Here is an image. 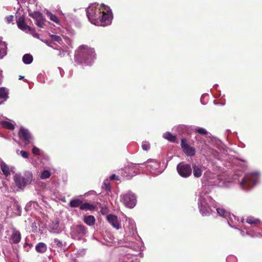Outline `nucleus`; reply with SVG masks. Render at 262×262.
I'll return each mask as SVG.
<instances>
[{"mask_svg":"<svg viewBox=\"0 0 262 262\" xmlns=\"http://www.w3.org/2000/svg\"><path fill=\"white\" fill-rule=\"evenodd\" d=\"M86 16L92 24L103 27L110 25L113 19L111 9L103 4H92L86 10Z\"/></svg>","mask_w":262,"mask_h":262,"instance_id":"obj_1","label":"nucleus"},{"mask_svg":"<svg viewBox=\"0 0 262 262\" xmlns=\"http://www.w3.org/2000/svg\"><path fill=\"white\" fill-rule=\"evenodd\" d=\"M198 206L200 212L202 215L208 216L213 211L212 208L215 209L217 213L221 216L226 218L229 212L223 208H217L215 201L209 196L204 194H200L198 201Z\"/></svg>","mask_w":262,"mask_h":262,"instance_id":"obj_2","label":"nucleus"},{"mask_svg":"<svg viewBox=\"0 0 262 262\" xmlns=\"http://www.w3.org/2000/svg\"><path fill=\"white\" fill-rule=\"evenodd\" d=\"M94 49L85 45H81L76 50L75 61L77 63L91 65L95 58Z\"/></svg>","mask_w":262,"mask_h":262,"instance_id":"obj_3","label":"nucleus"},{"mask_svg":"<svg viewBox=\"0 0 262 262\" xmlns=\"http://www.w3.org/2000/svg\"><path fill=\"white\" fill-rule=\"evenodd\" d=\"M140 165L142 168L145 167L146 170L150 172L153 176H157L163 172V169L160 167V163L156 160L149 159L143 164H135L132 167V170L135 172L139 169Z\"/></svg>","mask_w":262,"mask_h":262,"instance_id":"obj_4","label":"nucleus"},{"mask_svg":"<svg viewBox=\"0 0 262 262\" xmlns=\"http://www.w3.org/2000/svg\"><path fill=\"white\" fill-rule=\"evenodd\" d=\"M120 200L125 206L129 208H133L137 203V196L131 191L121 194Z\"/></svg>","mask_w":262,"mask_h":262,"instance_id":"obj_5","label":"nucleus"},{"mask_svg":"<svg viewBox=\"0 0 262 262\" xmlns=\"http://www.w3.org/2000/svg\"><path fill=\"white\" fill-rule=\"evenodd\" d=\"M258 181L257 173L247 174L243 179L241 183V187L245 190H248L255 185Z\"/></svg>","mask_w":262,"mask_h":262,"instance_id":"obj_6","label":"nucleus"},{"mask_svg":"<svg viewBox=\"0 0 262 262\" xmlns=\"http://www.w3.org/2000/svg\"><path fill=\"white\" fill-rule=\"evenodd\" d=\"M14 180L16 186L19 188H22L32 182V176L30 173L26 174L24 176L15 174L14 176Z\"/></svg>","mask_w":262,"mask_h":262,"instance_id":"obj_7","label":"nucleus"},{"mask_svg":"<svg viewBox=\"0 0 262 262\" xmlns=\"http://www.w3.org/2000/svg\"><path fill=\"white\" fill-rule=\"evenodd\" d=\"M177 169L179 174L184 178H187L189 177L192 173L191 166L184 162L179 163L177 165Z\"/></svg>","mask_w":262,"mask_h":262,"instance_id":"obj_8","label":"nucleus"},{"mask_svg":"<svg viewBox=\"0 0 262 262\" xmlns=\"http://www.w3.org/2000/svg\"><path fill=\"white\" fill-rule=\"evenodd\" d=\"M87 231L85 228L81 225H77L72 228L71 236L73 238L80 239L82 237L85 235Z\"/></svg>","mask_w":262,"mask_h":262,"instance_id":"obj_9","label":"nucleus"},{"mask_svg":"<svg viewBox=\"0 0 262 262\" xmlns=\"http://www.w3.org/2000/svg\"><path fill=\"white\" fill-rule=\"evenodd\" d=\"M229 225L233 228L237 229L241 227V224L243 222V220L239 221V219L233 214L229 213L226 217Z\"/></svg>","mask_w":262,"mask_h":262,"instance_id":"obj_10","label":"nucleus"},{"mask_svg":"<svg viewBox=\"0 0 262 262\" xmlns=\"http://www.w3.org/2000/svg\"><path fill=\"white\" fill-rule=\"evenodd\" d=\"M20 139L23 141L25 144L31 143L32 137L29 130L24 127L20 128L19 134Z\"/></svg>","mask_w":262,"mask_h":262,"instance_id":"obj_11","label":"nucleus"},{"mask_svg":"<svg viewBox=\"0 0 262 262\" xmlns=\"http://www.w3.org/2000/svg\"><path fill=\"white\" fill-rule=\"evenodd\" d=\"M108 223L115 229L119 230L121 228V222L118 217L113 214H109L106 217Z\"/></svg>","mask_w":262,"mask_h":262,"instance_id":"obj_12","label":"nucleus"},{"mask_svg":"<svg viewBox=\"0 0 262 262\" xmlns=\"http://www.w3.org/2000/svg\"><path fill=\"white\" fill-rule=\"evenodd\" d=\"M0 167L3 174L6 177H8L11 173H14V168L12 166H9L2 160L0 162Z\"/></svg>","mask_w":262,"mask_h":262,"instance_id":"obj_13","label":"nucleus"},{"mask_svg":"<svg viewBox=\"0 0 262 262\" xmlns=\"http://www.w3.org/2000/svg\"><path fill=\"white\" fill-rule=\"evenodd\" d=\"M16 23L18 27L21 30L26 32H31L33 31V29L25 23L24 17H19L17 19Z\"/></svg>","mask_w":262,"mask_h":262,"instance_id":"obj_14","label":"nucleus"},{"mask_svg":"<svg viewBox=\"0 0 262 262\" xmlns=\"http://www.w3.org/2000/svg\"><path fill=\"white\" fill-rule=\"evenodd\" d=\"M7 43L3 40V38L0 37V59H3L7 54Z\"/></svg>","mask_w":262,"mask_h":262,"instance_id":"obj_15","label":"nucleus"},{"mask_svg":"<svg viewBox=\"0 0 262 262\" xmlns=\"http://www.w3.org/2000/svg\"><path fill=\"white\" fill-rule=\"evenodd\" d=\"M126 223H128V226L126 231H128L129 234L134 235L136 233V224L134 221L130 218L126 220Z\"/></svg>","mask_w":262,"mask_h":262,"instance_id":"obj_16","label":"nucleus"},{"mask_svg":"<svg viewBox=\"0 0 262 262\" xmlns=\"http://www.w3.org/2000/svg\"><path fill=\"white\" fill-rule=\"evenodd\" d=\"M59 225V220L58 219L54 220L49 225L50 231L53 233H59L61 230L58 229Z\"/></svg>","mask_w":262,"mask_h":262,"instance_id":"obj_17","label":"nucleus"},{"mask_svg":"<svg viewBox=\"0 0 262 262\" xmlns=\"http://www.w3.org/2000/svg\"><path fill=\"white\" fill-rule=\"evenodd\" d=\"M21 239L20 233L19 231L13 230V232L10 239L11 243L17 244Z\"/></svg>","mask_w":262,"mask_h":262,"instance_id":"obj_18","label":"nucleus"},{"mask_svg":"<svg viewBox=\"0 0 262 262\" xmlns=\"http://www.w3.org/2000/svg\"><path fill=\"white\" fill-rule=\"evenodd\" d=\"M193 168V175L195 178H199L202 176L203 167L201 165H194Z\"/></svg>","mask_w":262,"mask_h":262,"instance_id":"obj_19","label":"nucleus"},{"mask_svg":"<svg viewBox=\"0 0 262 262\" xmlns=\"http://www.w3.org/2000/svg\"><path fill=\"white\" fill-rule=\"evenodd\" d=\"M0 125H1L3 127L12 130L14 128V124L12 123L4 120L2 117H0Z\"/></svg>","mask_w":262,"mask_h":262,"instance_id":"obj_20","label":"nucleus"},{"mask_svg":"<svg viewBox=\"0 0 262 262\" xmlns=\"http://www.w3.org/2000/svg\"><path fill=\"white\" fill-rule=\"evenodd\" d=\"M37 252L41 253H45L47 250V245L43 243H39L35 246Z\"/></svg>","mask_w":262,"mask_h":262,"instance_id":"obj_21","label":"nucleus"},{"mask_svg":"<svg viewBox=\"0 0 262 262\" xmlns=\"http://www.w3.org/2000/svg\"><path fill=\"white\" fill-rule=\"evenodd\" d=\"M83 221L88 225L92 226L95 224V219L93 215H88L84 217Z\"/></svg>","mask_w":262,"mask_h":262,"instance_id":"obj_22","label":"nucleus"},{"mask_svg":"<svg viewBox=\"0 0 262 262\" xmlns=\"http://www.w3.org/2000/svg\"><path fill=\"white\" fill-rule=\"evenodd\" d=\"M51 40V41L58 43L61 45L63 43L61 37L60 36L51 34L50 35Z\"/></svg>","mask_w":262,"mask_h":262,"instance_id":"obj_23","label":"nucleus"},{"mask_svg":"<svg viewBox=\"0 0 262 262\" xmlns=\"http://www.w3.org/2000/svg\"><path fill=\"white\" fill-rule=\"evenodd\" d=\"M23 61L26 64H30L33 61V56L29 54H26L23 57Z\"/></svg>","mask_w":262,"mask_h":262,"instance_id":"obj_24","label":"nucleus"},{"mask_svg":"<svg viewBox=\"0 0 262 262\" xmlns=\"http://www.w3.org/2000/svg\"><path fill=\"white\" fill-rule=\"evenodd\" d=\"M7 98L8 95L6 89L4 88H0V99H4V100H6ZM3 101H4L0 100V104H2Z\"/></svg>","mask_w":262,"mask_h":262,"instance_id":"obj_25","label":"nucleus"},{"mask_svg":"<svg viewBox=\"0 0 262 262\" xmlns=\"http://www.w3.org/2000/svg\"><path fill=\"white\" fill-rule=\"evenodd\" d=\"M81 203L82 201L80 199H76L72 200L69 203V205L71 207H77L80 206Z\"/></svg>","mask_w":262,"mask_h":262,"instance_id":"obj_26","label":"nucleus"},{"mask_svg":"<svg viewBox=\"0 0 262 262\" xmlns=\"http://www.w3.org/2000/svg\"><path fill=\"white\" fill-rule=\"evenodd\" d=\"M80 208L81 210H91L94 209V207L93 205L90 204V203H85L81 204Z\"/></svg>","mask_w":262,"mask_h":262,"instance_id":"obj_27","label":"nucleus"},{"mask_svg":"<svg viewBox=\"0 0 262 262\" xmlns=\"http://www.w3.org/2000/svg\"><path fill=\"white\" fill-rule=\"evenodd\" d=\"M47 16L53 21L56 23L57 24H59L60 21L58 18L54 14L50 12H47Z\"/></svg>","mask_w":262,"mask_h":262,"instance_id":"obj_28","label":"nucleus"},{"mask_svg":"<svg viewBox=\"0 0 262 262\" xmlns=\"http://www.w3.org/2000/svg\"><path fill=\"white\" fill-rule=\"evenodd\" d=\"M246 222L250 224H257L259 223L260 221L252 216H249L246 220Z\"/></svg>","mask_w":262,"mask_h":262,"instance_id":"obj_29","label":"nucleus"},{"mask_svg":"<svg viewBox=\"0 0 262 262\" xmlns=\"http://www.w3.org/2000/svg\"><path fill=\"white\" fill-rule=\"evenodd\" d=\"M184 152L189 156H193L195 154L194 149L190 146H188L183 149Z\"/></svg>","mask_w":262,"mask_h":262,"instance_id":"obj_30","label":"nucleus"},{"mask_svg":"<svg viewBox=\"0 0 262 262\" xmlns=\"http://www.w3.org/2000/svg\"><path fill=\"white\" fill-rule=\"evenodd\" d=\"M51 176L50 172L48 170H45L41 172L40 174V178L41 179H46L49 178Z\"/></svg>","mask_w":262,"mask_h":262,"instance_id":"obj_31","label":"nucleus"},{"mask_svg":"<svg viewBox=\"0 0 262 262\" xmlns=\"http://www.w3.org/2000/svg\"><path fill=\"white\" fill-rule=\"evenodd\" d=\"M43 42L46 43L48 46L53 48L54 49H58V45L54 42L48 40H41Z\"/></svg>","mask_w":262,"mask_h":262,"instance_id":"obj_32","label":"nucleus"},{"mask_svg":"<svg viewBox=\"0 0 262 262\" xmlns=\"http://www.w3.org/2000/svg\"><path fill=\"white\" fill-rule=\"evenodd\" d=\"M165 138L171 142H174L176 139V137L174 135H171L169 133H167L165 134Z\"/></svg>","mask_w":262,"mask_h":262,"instance_id":"obj_33","label":"nucleus"},{"mask_svg":"<svg viewBox=\"0 0 262 262\" xmlns=\"http://www.w3.org/2000/svg\"><path fill=\"white\" fill-rule=\"evenodd\" d=\"M51 244L53 246H56L58 247H61L63 245L62 242L57 238H54Z\"/></svg>","mask_w":262,"mask_h":262,"instance_id":"obj_34","label":"nucleus"},{"mask_svg":"<svg viewBox=\"0 0 262 262\" xmlns=\"http://www.w3.org/2000/svg\"><path fill=\"white\" fill-rule=\"evenodd\" d=\"M150 148V144L147 141H143L142 143V148L143 150L148 151Z\"/></svg>","mask_w":262,"mask_h":262,"instance_id":"obj_35","label":"nucleus"},{"mask_svg":"<svg viewBox=\"0 0 262 262\" xmlns=\"http://www.w3.org/2000/svg\"><path fill=\"white\" fill-rule=\"evenodd\" d=\"M30 16L36 19V20L42 18V14L39 12H34L31 14H30Z\"/></svg>","mask_w":262,"mask_h":262,"instance_id":"obj_36","label":"nucleus"},{"mask_svg":"<svg viewBox=\"0 0 262 262\" xmlns=\"http://www.w3.org/2000/svg\"><path fill=\"white\" fill-rule=\"evenodd\" d=\"M194 130L201 135H206L207 134V131L203 128L198 127L195 128Z\"/></svg>","mask_w":262,"mask_h":262,"instance_id":"obj_37","label":"nucleus"},{"mask_svg":"<svg viewBox=\"0 0 262 262\" xmlns=\"http://www.w3.org/2000/svg\"><path fill=\"white\" fill-rule=\"evenodd\" d=\"M36 21V24L38 27L42 28L43 27L45 19L43 18V17L40 19H37Z\"/></svg>","mask_w":262,"mask_h":262,"instance_id":"obj_38","label":"nucleus"},{"mask_svg":"<svg viewBox=\"0 0 262 262\" xmlns=\"http://www.w3.org/2000/svg\"><path fill=\"white\" fill-rule=\"evenodd\" d=\"M32 152L35 155H40V149L36 146H34L32 149Z\"/></svg>","mask_w":262,"mask_h":262,"instance_id":"obj_39","label":"nucleus"},{"mask_svg":"<svg viewBox=\"0 0 262 262\" xmlns=\"http://www.w3.org/2000/svg\"><path fill=\"white\" fill-rule=\"evenodd\" d=\"M181 147L183 148V149H184L185 148L188 146V144L186 143V141L185 139H182L181 140Z\"/></svg>","mask_w":262,"mask_h":262,"instance_id":"obj_40","label":"nucleus"},{"mask_svg":"<svg viewBox=\"0 0 262 262\" xmlns=\"http://www.w3.org/2000/svg\"><path fill=\"white\" fill-rule=\"evenodd\" d=\"M227 262H236V258L233 256H229L227 258Z\"/></svg>","mask_w":262,"mask_h":262,"instance_id":"obj_41","label":"nucleus"},{"mask_svg":"<svg viewBox=\"0 0 262 262\" xmlns=\"http://www.w3.org/2000/svg\"><path fill=\"white\" fill-rule=\"evenodd\" d=\"M20 155L24 158H28L29 156L28 153L24 150L20 151Z\"/></svg>","mask_w":262,"mask_h":262,"instance_id":"obj_42","label":"nucleus"},{"mask_svg":"<svg viewBox=\"0 0 262 262\" xmlns=\"http://www.w3.org/2000/svg\"><path fill=\"white\" fill-rule=\"evenodd\" d=\"M104 187L106 190L110 189V183L108 180H106L103 183Z\"/></svg>","mask_w":262,"mask_h":262,"instance_id":"obj_43","label":"nucleus"},{"mask_svg":"<svg viewBox=\"0 0 262 262\" xmlns=\"http://www.w3.org/2000/svg\"><path fill=\"white\" fill-rule=\"evenodd\" d=\"M6 20L8 23H10L13 20V16L12 15H10L6 17Z\"/></svg>","mask_w":262,"mask_h":262,"instance_id":"obj_44","label":"nucleus"},{"mask_svg":"<svg viewBox=\"0 0 262 262\" xmlns=\"http://www.w3.org/2000/svg\"><path fill=\"white\" fill-rule=\"evenodd\" d=\"M32 34L33 36L36 38H39V35L38 33H35L34 30L33 29V31L30 32Z\"/></svg>","mask_w":262,"mask_h":262,"instance_id":"obj_45","label":"nucleus"},{"mask_svg":"<svg viewBox=\"0 0 262 262\" xmlns=\"http://www.w3.org/2000/svg\"><path fill=\"white\" fill-rule=\"evenodd\" d=\"M111 179L112 180H118V177L115 174H113L112 175L111 177H110Z\"/></svg>","mask_w":262,"mask_h":262,"instance_id":"obj_46","label":"nucleus"},{"mask_svg":"<svg viewBox=\"0 0 262 262\" xmlns=\"http://www.w3.org/2000/svg\"><path fill=\"white\" fill-rule=\"evenodd\" d=\"M134 244L133 243H132L131 244H129V245L127 246L128 247H130V248H133L134 249L135 248V247L133 245Z\"/></svg>","mask_w":262,"mask_h":262,"instance_id":"obj_47","label":"nucleus"},{"mask_svg":"<svg viewBox=\"0 0 262 262\" xmlns=\"http://www.w3.org/2000/svg\"><path fill=\"white\" fill-rule=\"evenodd\" d=\"M64 52L63 51H60L59 53V56L61 57L62 56V54L63 55L64 54Z\"/></svg>","mask_w":262,"mask_h":262,"instance_id":"obj_48","label":"nucleus"},{"mask_svg":"<svg viewBox=\"0 0 262 262\" xmlns=\"http://www.w3.org/2000/svg\"><path fill=\"white\" fill-rule=\"evenodd\" d=\"M23 78H24V76H19V79H22Z\"/></svg>","mask_w":262,"mask_h":262,"instance_id":"obj_49","label":"nucleus"},{"mask_svg":"<svg viewBox=\"0 0 262 262\" xmlns=\"http://www.w3.org/2000/svg\"><path fill=\"white\" fill-rule=\"evenodd\" d=\"M60 73L61 75H62V73H61V71H60Z\"/></svg>","mask_w":262,"mask_h":262,"instance_id":"obj_50","label":"nucleus"}]
</instances>
